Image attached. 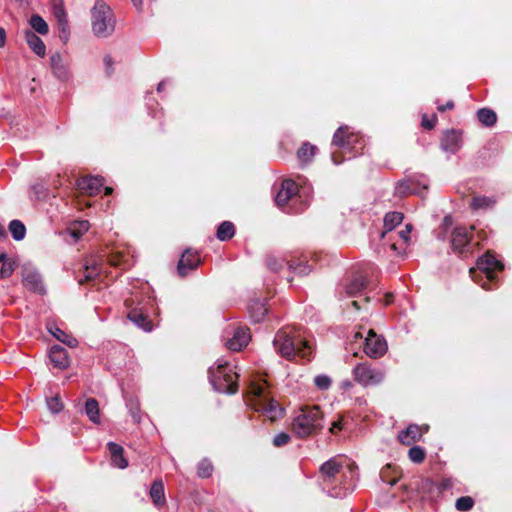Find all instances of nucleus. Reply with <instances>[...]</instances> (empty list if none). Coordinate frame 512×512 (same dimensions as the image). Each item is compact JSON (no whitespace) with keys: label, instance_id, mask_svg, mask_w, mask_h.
<instances>
[{"label":"nucleus","instance_id":"0eeeda50","mask_svg":"<svg viewBox=\"0 0 512 512\" xmlns=\"http://www.w3.org/2000/svg\"><path fill=\"white\" fill-rule=\"evenodd\" d=\"M324 414L318 405H306L300 408L291 423V431L298 438L317 435L323 428Z\"/></svg>","mask_w":512,"mask_h":512},{"label":"nucleus","instance_id":"aec40b11","mask_svg":"<svg viewBox=\"0 0 512 512\" xmlns=\"http://www.w3.org/2000/svg\"><path fill=\"white\" fill-rule=\"evenodd\" d=\"M428 429V425L420 426L410 424L405 430L399 433L398 440L405 446H411L413 443L420 441Z\"/></svg>","mask_w":512,"mask_h":512},{"label":"nucleus","instance_id":"2f4dec72","mask_svg":"<svg viewBox=\"0 0 512 512\" xmlns=\"http://www.w3.org/2000/svg\"><path fill=\"white\" fill-rule=\"evenodd\" d=\"M29 47L40 57L46 54V46L44 42L32 31H27L25 34Z\"/></svg>","mask_w":512,"mask_h":512},{"label":"nucleus","instance_id":"423d86ee","mask_svg":"<svg viewBox=\"0 0 512 512\" xmlns=\"http://www.w3.org/2000/svg\"><path fill=\"white\" fill-rule=\"evenodd\" d=\"M125 306L128 309L127 317L132 322L145 331L152 330L153 322L149 318L148 311L153 308L154 300L150 295V287L146 286L142 290L133 291L125 300Z\"/></svg>","mask_w":512,"mask_h":512},{"label":"nucleus","instance_id":"680f3d73","mask_svg":"<svg viewBox=\"0 0 512 512\" xmlns=\"http://www.w3.org/2000/svg\"><path fill=\"white\" fill-rule=\"evenodd\" d=\"M105 63H106V65H107V67H108V68H111V66H112V60H111V58H110V57L105 58Z\"/></svg>","mask_w":512,"mask_h":512},{"label":"nucleus","instance_id":"f704fd0d","mask_svg":"<svg viewBox=\"0 0 512 512\" xmlns=\"http://www.w3.org/2000/svg\"><path fill=\"white\" fill-rule=\"evenodd\" d=\"M85 412L88 418L95 424H100V408L95 398H88L85 403Z\"/></svg>","mask_w":512,"mask_h":512},{"label":"nucleus","instance_id":"6e6d98bb","mask_svg":"<svg viewBox=\"0 0 512 512\" xmlns=\"http://www.w3.org/2000/svg\"><path fill=\"white\" fill-rule=\"evenodd\" d=\"M394 302V295L392 293H386L384 296L385 305H390Z\"/></svg>","mask_w":512,"mask_h":512},{"label":"nucleus","instance_id":"dca6fc26","mask_svg":"<svg viewBox=\"0 0 512 512\" xmlns=\"http://www.w3.org/2000/svg\"><path fill=\"white\" fill-rule=\"evenodd\" d=\"M107 264L122 271L130 269L134 265V255L128 245L114 246L107 255Z\"/></svg>","mask_w":512,"mask_h":512},{"label":"nucleus","instance_id":"f03ea898","mask_svg":"<svg viewBox=\"0 0 512 512\" xmlns=\"http://www.w3.org/2000/svg\"><path fill=\"white\" fill-rule=\"evenodd\" d=\"M345 468L354 473L357 466L345 455H336L319 467L321 483L332 497H343L352 487V482L347 479Z\"/></svg>","mask_w":512,"mask_h":512},{"label":"nucleus","instance_id":"e2e57ef3","mask_svg":"<svg viewBox=\"0 0 512 512\" xmlns=\"http://www.w3.org/2000/svg\"><path fill=\"white\" fill-rule=\"evenodd\" d=\"M136 7H141L143 0H132Z\"/></svg>","mask_w":512,"mask_h":512},{"label":"nucleus","instance_id":"ddd939ff","mask_svg":"<svg viewBox=\"0 0 512 512\" xmlns=\"http://www.w3.org/2000/svg\"><path fill=\"white\" fill-rule=\"evenodd\" d=\"M107 278L108 272L105 270L102 259L92 256L86 260L83 275H78V283L94 287L97 284L104 283Z\"/></svg>","mask_w":512,"mask_h":512},{"label":"nucleus","instance_id":"774afa93","mask_svg":"<svg viewBox=\"0 0 512 512\" xmlns=\"http://www.w3.org/2000/svg\"><path fill=\"white\" fill-rule=\"evenodd\" d=\"M449 486H451V481L450 480H445L443 482V487L446 488V487H449Z\"/></svg>","mask_w":512,"mask_h":512},{"label":"nucleus","instance_id":"3c124183","mask_svg":"<svg viewBox=\"0 0 512 512\" xmlns=\"http://www.w3.org/2000/svg\"><path fill=\"white\" fill-rule=\"evenodd\" d=\"M213 467L209 463H201L198 468V475L202 478H208L212 475Z\"/></svg>","mask_w":512,"mask_h":512},{"label":"nucleus","instance_id":"7ed1b4c3","mask_svg":"<svg viewBox=\"0 0 512 512\" xmlns=\"http://www.w3.org/2000/svg\"><path fill=\"white\" fill-rule=\"evenodd\" d=\"M332 144L335 146L332 152V160L335 164H341L346 159L361 155L365 148L363 136L348 125H343L336 130Z\"/></svg>","mask_w":512,"mask_h":512},{"label":"nucleus","instance_id":"f3484780","mask_svg":"<svg viewBox=\"0 0 512 512\" xmlns=\"http://www.w3.org/2000/svg\"><path fill=\"white\" fill-rule=\"evenodd\" d=\"M387 350L388 344L385 338L370 329L365 338L363 352L371 359H379L387 353Z\"/></svg>","mask_w":512,"mask_h":512},{"label":"nucleus","instance_id":"a878e982","mask_svg":"<svg viewBox=\"0 0 512 512\" xmlns=\"http://www.w3.org/2000/svg\"><path fill=\"white\" fill-rule=\"evenodd\" d=\"M403 220L404 214L402 212H388L384 217L383 230L380 233V237H385L390 233H394L395 228L401 225Z\"/></svg>","mask_w":512,"mask_h":512},{"label":"nucleus","instance_id":"c756f323","mask_svg":"<svg viewBox=\"0 0 512 512\" xmlns=\"http://www.w3.org/2000/svg\"><path fill=\"white\" fill-rule=\"evenodd\" d=\"M496 199L493 196L473 195L470 201V208L474 211L488 209L495 205Z\"/></svg>","mask_w":512,"mask_h":512},{"label":"nucleus","instance_id":"a18cd8bd","mask_svg":"<svg viewBox=\"0 0 512 512\" xmlns=\"http://www.w3.org/2000/svg\"><path fill=\"white\" fill-rule=\"evenodd\" d=\"M438 122V117L436 114L428 115L423 114L421 118V126L425 130H432L435 128L436 124Z\"/></svg>","mask_w":512,"mask_h":512},{"label":"nucleus","instance_id":"de8ad7c7","mask_svg":"<svg viewBox=\"0 0 512 512\" xmlns=\"http://www.w3.org/2000/svg\"><path fill=\"white\" fill-rule=\"evenodd\" d=\"M314 382H315V385L320 389V390H327L332 381L330 379V377H328L327 375H318L315 377L314 379Z\"/></svg>","mask_w":512,"mask_h":512},{"label":"nucleus","instance_id":"e433bc0d","mask_svg":"<svg viewBox=\"0 0 512 512\" xmlns=\"http://www.w3.org/2000/svg\"><path fill=\"white\" fill-rule=\"evenodd\" d=\"M267 311L266 305L260 300H253L249 305L250 316L255 322L261 321L267 314Z\"/></svg>","mask_w":512,"mask_h":512},{"label":"nucleus","instance_id":"4c0bfd02","mask_svg":"<svg viewBox=\"0 0 512 512\" xmlns=\"http://www.w3.org/2000/svg\"><path fill=\"white\" fill-rule=\"evenodd\" d=\"M234 234V224L230 221H224L218 226L216 236L221 241H228L234 236Z\"/></svg>","mask_w":512,"mask_h":512},{"label":"nucleus","instance_id":"39448f33","mask_svg":"<svg viewBox=\"0 0 512 512\" xmlns=\"http://www.w3.org/2000/svg\"><path fill=\"white\" fill-rule=\"evenodd\" d=\"M487 239L484 230L476 231L473 225L457 226L450 234V246L452 251L462 259L473 257L482 249V243Z\"/></svg>","mask_w":512,"mask_h":512},{"label":"nucleus","instance_id":"c85d7f7f","mask_svg":"<svg viewBox=\"0 0 512 512\" xmlns=\"http://www.w3.org/2000/svg\"><path fill=\"white\" fill-rule=\"evenodd\" d=\"M380 476L384 482L395 485L402 477V471L396 465L387 464L382 468Z\"/></svg>","mask_w":512,"mask_h":512},{"label":"nucleus","instance_id":"4468645a","mask_svg":"<svg viewBox=\"0 0 512 512\" xmlns=\"http://www.w3.org/2000/svg\"><path fill=\"white\" fill-rule=\"evenodd\" d=\"M412 229L411 224H406L402 230L380 237V239L383 241V245L387 246L394 255L403 256L410 246Z\"/></svg>","mask_w":512,"mask_h":512},{"label":"nucleus","instance_id":"7c9ffc66","mask_svg":"<svg viewBox=\"0 0 512 512\" xmlns=\"http://www.w3.org/2000/svg\"><path fill=\"white\" fill-rule=\"evenodd\" d=\"M420 190V185L417 181L407 178L400 181L396 187V192L400 196H407L411 194H416Z\"/></svg>","mask_w":512,"mask_h":512},{"label":"nucleus","instance_id":"79ce46f5","mask_svg":"<svg viewBox=\"0 0 512 512\" xmlns=\"http://www.w3.org/2000/svg\"><path fill=\"white\" fill-rule=\"evenodd\" d=\"M474 506V499L470 496H462L456 500L455 507L458 511L467 512Z\"/></svg>","mask_w":512,"mask_h":512},{"label":"nucleus","instance_id":"f8f14e48","mask_svg":"<svg viewBox=\"0 0 512 512\" xmlns=\"http://www.w3.org/2000/svg\"><path fill=\"white\" fill-rule=\"evenodd\" d=\"M115 18L111 8L98 0L92 9V28L96 35L106 36L114 30Z\"/></svg>","mask_w":512,"mask_h":512},{"label":"nucleus","instance_id":"5fc2aeb1","mask_svg":"<svg viewBox=\"0 0 512 512\" xmlns=\"http://www.w3.org/2000/svg\"><path fill=\"white\" fill-rule=\"evenodd\" d=\"M454 102L448 101L446 104H439L437 109L439 112H445L446 110H452L454 109Z\"/></svg>","mask_w":512,"mask_h":512},{"label":"nucleus","instance_id":"a211bd4d","mask_svg":"<svg viewBox=\"0 0 512 512\" xmlns=\"http://www.w3.org/2000/svg\"><path fill=\"white\" fill-rule=\"evenodd\" d=\"M320 257V253H310L308 255L307 253L303 252H295L287 260V264L293 270H305L306 268L310 269L320 260Z\"/></svg>","mask_w":512,"mask_h":512},{"label":"nucleus","instance_id":"9b49d317","mask_svg":"<svg viewBox=\"0 0 512 512\" xmlns=\"http://www.w3.org/2000/svg\"><path fill=\"white\" fill-rule=\"evenodd\" d=\"M504 269V264L498 260L494 253L491 251H487L483 256L479 257L477 260V267L470 268V275L474 277L477 270L482 272L487 281L482 284V287L486 290L492 289L497 282L498 273L502 272Z\"/></svg>","mask_w":512,"mask_h":512},{"label":"nucleus","instance_id":"72a5a7b5","mask_svg":"<svg viewBox=\"0 0 512 512\" xmlns=\"http://www.w3.org/2000/svg\"><path fill=\"white\" fill-rule=\"evenodd\" d=\"M49 331L56 339H58L59 341H61L62 343L66 344L69 347L73 348L78 345V341L75 337L60 329L56 325L50 326Z\"/></svg>","mask_w":512,"mask_h":512},{"label":"nucleus","instance_id":"09e8293b","mask_svg":"<svg viewBox=\"0 0 512 512\" xmlns=\"http://www.w3.org/2000/svg\"><path fill=\"white\" fill-rule=\"evenodd\" d=\"M48 406L50 410L54 413H58L63 409V403L58 395L51 397L48 399Z\"/></svg>","mask_w":512,"mask_h":512},{"label":"nucleus","instance_id":"ea45409f","mask_svg":"<svg viewBox=\"0 0 512 512\" xmlns=\"http://www.w3.org/2000/svg\"><path fill=\"white\" fill-rule=\"evenodd\" d=\"M30 25L36 32L42 35H46L49 31L48 25L45 22V20L37 14L31 16Z\"/></svg>","mask_w":512,"mask_h":512},{"label":"nucleus","instance_id":"13d9d810","mask_svg":"<svg viewBox=\"0 0 512 512\" xmlns=\"http://www.w3.org/2000/svg\"><path fill=\"white\" fill-rule=\"evenodd\" d=\"M434 486V483L430 479H425L422 481V487L431 489Z\"/></svg>","mask_w":512,"mask_h":512},{"label":"nucleus","instance_id":"052dcab7","mask_svg":"<svg viewBox=\"0 0 512 512\" xmlns=\"http://www.w3.org/2000/svg\"><path fill=\"white\" fill-rule=\"evenodd\" d=\"M6 236V230L2 224H0V237Z\"/></svg>","mask_w":512,"mask_h":512},{"label":"nucleus","instance_id":"338daca9","mask_svg":"<svg viewBox=\"0 0 512 512\" xmlns=\"http://www.w3.org/2000/svg\"><path fill=\"white\" fill-rule=\"evenodd\" d=\"M444 223H445V225H447V226H448V225H451V223H452L451 218H450V217H445V219H444Z\"/></svg>","mask_w":512,"mask_h":512},{"label":"nucleus","instance_id":"0e129e2a","mask_svg":"<svg viewBox=\"0 0 512 512\" xmlns=\"http://www.w3.org/2000/svg\"><path fill=\"white\" fill-rule=\"evenodd\" d=\"M112 192H113V189L111 187L105 188V195H110V194H112Z\"/></svg>","mask_w":512,"mask_h":512},{"label":"nucleus","instance_id":"6e6552de","mask_svg":"<svg viewBox=\"0 0 512 512\" xmlns=\"http://www.w3.org/2000/svg\"><path fill=\"white\" fill-rule=\"evenodd\" d=\"M275 202L287 213H301L309 206L308 197L300 192V184L292 179L282 181Z\"/></svg>","mask_w":512,"mask_h":512},{"label":"nucleus","instance_id":"6ab92c4d","mask_svg":"<svg viewBox=\"0 0 512 512\" xmlns=\"http://www.w3.org/2000/svg\"><path fill=\"white\" fill-rule=\"evenodd\" d=\"M201 263L199 252L186 249L177 266L178 274L182 277L186 276L190 271L195 270Z\"/></svg>","mask_w":512,"mask_h":512},{"label":"nucleus","instance_id":"20e7f679","mask_svg":"<svg viewBox=\"0 0 512 512\" xmlns=\"http://www.w3.org/2000/svg\"><path fill=\"white\" fill-rule=\"evenodd\" d=\"M274 346L281 356L288 360L299 359L304 363L311 360V346L292 328L279 330L274 338Z\"/></svg>","mask_w":512,"mask_h":512},{"label":"nucleus","instance_id":"bf43d9fd","mask_svg":"<svg viewBox=\"0 0 512 512\" xmlns=\"http://www.w3.org/2000/svg\"><path fill=\"white\" fill-rule=\"evenodd\" d=\"M61 61V56L60 54H55L51 57V62L53 64V66L56 64V63H59Z\"/></svg>","mask_w":512,"mask_h":512},{"label":"nucleus","instance_id":"49530a36","mask_svg":"<svg viewBox=\"0 0 512 512\" xmlns=\"http://www.w3.org/2000/svg\"><path fill=\"white\" fill-rule=\"evenodd\" d=\"M15 270V262L14 261H8L4 262L2 264V267L0 269V278H8L10 277Z\"/></svg>","mask_w":512,"mask_h":512},{"label":"nucleus","instance_id":"2eb2a0df","mask_svg":"<svg viewBox=\"0 0 512 512\" xmlns=\"http://www.w3.org/2000/svg\"><path fill=\"white\" fill-rule=\"evenodd\" d=\"M352 375L354 381L364 387L377 385L384 378L383 371L369 362L357 364L352 371Z\"/></svg>","mask_w":512,"mask_h":512},{"label":"nucleus","instance_id":"1a4fd4ad","mask_svg":"<svg viewBox=\"0 0 512 512\" xmlns=\"http://www.w3.org/2000/svg\"><path fill=\"white\" fill-rule=\"evenodd\" d=\"M378 269L372 263H358L347 273L344 289L348 296H355L365 290L369 283L377 278Z\"/></svg>","mask_w":512,"mask_h":512},{"label":"nucleus","instance_id":"4be33fe9","mask_svg":"<svg viewBox=\"0 0 512 512\" xmlns=\"http://www.w3.org/2000/svg\"><path fill=\"white\" fill-rule=\"evenodd\" d=\"M250 339L251 335L249 328L238 327L235 329L233 336L226 341V347L233 352H238L247 346Z\"/></svg>","mask_w":512,"mask_h":512},{"label":"nucleus","instance_id":"b1692460","mask_svg":"<svg viewBox=\"0 0 512 512\" xmlns=\"http://www.w3.org/2000/svg\"><path fill=\"white\" fill-rule=\"evenodd\" d=\"M462 144V133L457 130H448L441 139V147L450 153H456Z\"/></svg>","mask_w":512,"mask_h":512},{"label":"nucleus","instance_id":"393cba45","mask_svg":"<svg viewBox=\"0 0 512 512\" xmlns=\"http://www.w3.org/2000/svg\"><path fill=\"white\" fill-rule=\"evenodd\" d=\"M49 358L54 367L64 370L70 365L68 353L66 349L61 346H53L50 349Z\"/></svg>","mask_w":512,"mask_h":512},{"label":"nucleus","instance_id":"4d7b16f0","mask_svg":"<svg viewBox=\"0 0 512 512\" xmlns=\"http://www.w3.org/2000/svg\"><path fill=\"white\" fill-rule=\"evenodd\" d=\"M6 43V33L3 28H0V47L4 46Z\"/></svg>","mask_w":512,"mask_h":512},{"label":"nucleus","instance_id":"473e14b6","mask_svg":"<svg viewBox=\"0 0 512 512\" xmlns=\"http://www.w3.org/2000/svg\"><path fill=\"white\" fill-rule=\"evenodd\" d=\"M23 286L34 293H43L44 288L41 282L40 277L37 274L34 273H28L24 276L22 280Z\"/></svg>","mask_w":512,"mask_h":512},{"label":"nucleus","instance_id":"8fccbe9b","mask_svg":"<svg viewBox=\"0 0 512 512\" xmlns=\"http://www.w3.org/2000/svg\"><path fill=\"white\" fill-rule=\"evenodd\" d=\"M290 436L289 434L282 432L277 434L273 439V444L276 447H282L284 445H287L290 442Z\"/></svg>","mask_w":512,"mask_h":512},{"label":"nucleus","instance_id":"603ef678","mask_svg":"<svg viewBox=\"0 0 512 512\" xmlns=\"http://www.w3.org/2000/svg\"><path fill=\"white\" fill-rule=\"evenodd\" d=\"M267 265L272 271H278L283 266V261L274 256H269L267 258Z\"/></svg>","mask_w":512,"mask_h":512},{"label":"nucleus","instance_id":"9d476101","mask_svg":"<svg viewBox=\"0 0 512 512\" xmlns=\"http://www.w3.org/2000/svg\"><path fill=\"white\" fill-rule=\"evenodd\" d=\"M210 382L220 392L235 393L238 390V374L228 364H218L209 370Z\"/></svg>","mask_w":512,"mask_h":512},{"label":"nucleus","instance_id":"c03bdc74","mask_svg":"<svg viewBox=\"0 0 512 512\" xmlns=\"http://www.w3.org/2000/svg\"><path fill=\"white\" fill-rule=\"evenodd\" d=\"M89 229V223L88 221H80V222H76L74 223L70 228V232L71 234L75 237V238H79L83 233H85L86 231H88Z\"/></svg>","mask_w":512,"mask_h":512},{"label":"nucleus","instance_id":"f257e3e1","mask_svg":"<svg viewBox=\"0 0 512 512\" xmlns=\"http://www.w3.org/2000/svg\"><path fill=\"white\" fill-rule=\"evenodd\" d=\"M244 400L248 407L273 424L281 420L285 415V409L275 398L274 386L268 374L257 373L251 376Z\"/></svg>","mask_w":512,"mask_h":512},{"label":"nucleus","instance_id":"5701e85b","mask_svg":"<svg viewBox=\"0 0 512 512\" xmlns=\"http://www.w3.org/2000/svg\"><path fill=\"white\" fill-rule=\"evenodd\" d=\"M51 9L60 33L66 37L69 32V25L64 0H51Z\"/></svg>","mask_w":512,"mask_h":512},{"label":"nucleus","instance_id":"a19ab883","mask_svg":"<svg viewBox=\"0 0 512 512\" xmlns=\"http://www.w3.org/2000/svg\"><path fill=\"white\" fill-rule=\"evenodd\" d=\"M9 230L16 240H21L26 234V228L24 224L19 220H13L9 224Z\"/></svg>","mask_w":512,"mask_h":512},{"label":"nucleus","instance_id":"cd10ccee","mask_svg":"<svg viewBox=\"0 0 512 512\" xmlns=\"http://www.w3.org/2000/svg\"><path fill=\"white\" fill-rule=\"evenodd\" d=\"M149 495L156 507L163 508L166 506L167 502L162 479H156L153 481L150 487Z\"/></svg>","mask_w":512,"mask_h":512},{"label":"nucleus","instance_id":"37998d69","mask_svg":"<svg viewBox=\"0 0 512 512\" xmlns=\"http://www.w3.org/2000/svg\"><path fill=\"white\" fill-rule=\"evenodd\" d=\"M408 456L412 462L419 464L425 460L426 452L420 446H414L410 448Z\"/></svg>","mask_w":512,"mask_h":512},{"label":"nucleus","instance_id":"69168bd1","mask_svg":"<svg viewBox=\"0 0 512 512\" xmlns=\"http://www.w3.org/2000/svg\"><path fill=\"white\" fill-rule=\"evenodd\" d=\"M361 338H362V334H361L360 332H356V333L354 334V340H355V341H356V340H358V339H361Z\"/></svg>","mask_w":512,"mask_h":512},{"label":"nucleus","instance_id":"864d4df0","mask_svg":"<svg viewBox=\"0 0 512 512\" xmlns=\"http://www.w3.org/2000/svg\"><path fill=\"white\" fill-rule=\"evenodd\" d=\"M345 421L343 416H339L336 421H334L330 427V432L332 434H338L345 426Z\"/></svg>","mask_w":512,"mask_h":512},{"label":"nucleus","instance_id":"c9c22d12","mask_svg":"<svg viewBox=\"0 0 512 512\" xmlns=\"http://www.w3.org/2000/svg\"><path fill=\"white\" fill-rule=\"evenodd\" d=\"M477 119L482 125L492 127L497 122V115L490 108H481L477 111Z\"/></svg>","mask_w":512,"mask_h":512},{"label":"nucleus","instance_id":"58836bf2","mask_svg":"<svg viewBox=\"0 0 512 512\" xmlns=\"http://www.w3.org/2000/svg\"><path fill=\"white\" fill-rule=\"evenodd\" d=\"M316 151V146L306 142L303 143V145L299 148L297 156L301 162L306 163L313 158V156L316 154Z\"/></svg>","mask_w":512,"mask_h":512},{"label":"nucleus","instance_id":"bb28decb","mask_svg":"<svg viewBox=\"0 0 512 512\" xmlns=\"http://www.w3.org/2000/svg\"><path fill=\"white\" fill-rule=\"evenodd\" d=\"M108 450L110 452V458L112 464L120 469H124L128 466V460L125 457L124 448L114 442H109L107 444Z\"/></svg>","mask_w":512,"mask_h":512},{"label":"nucleus","instance_id":"412c9836","mask_svg":"<svg viewBox=\"0 0 512 512\" xmlns=\"http://www.w3.org/2000/svg\"><path fill=\"white\" fill-rule=\"evenodd\" d=\"M103 185L104 179L102 177L84 176L77 180L78 189L82 194L89 196L99 194Z\"/></svg>","mask_w":512,"mask_h":512}]
</instances>
